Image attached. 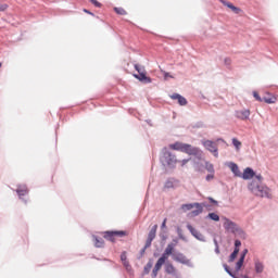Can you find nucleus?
<instances>
[{
	"mask_svg": "<svg viewBox=\"0 0 278 278\" xmlns=\"http://www.w3.org/2000/svg\"><path fill=\"white\" fill-rule=\"evenodd\" d=\"M169 149L173 151H180L187 155H193V157H197V160H203V151L197 147H193L192 144L175 142L169 144Z\"/></svg>",
	"mask_w": 278,
	"mask_h": 278,
	"instance_id": "f257e3e1",
	"label": "nucleus"
},
{
	"mask_svg": "<svg viewBox=\"0 0 278 278\" xmlns=\"http://www.w3.org/2000/svg\"><path fill=\"white\" fill-rule=\"evenodd\" d=\"M175 243H168L162 256L157 260L153 270L152 277H157V273L162 270V266L166 264V260H168L169 255H173V251H175V247H177V240H174Z\"/></svg>",
	"mask_w": 278,
	"mask_h": 278,
	"instance_id": "f03ea898",
	"label": "nucleus"
},
{
	"mask_svg": "<svg viewBox=\"0 0 278 278\" xmlns=\"http://www.w3.org/2000/svg\"><path fill=\"white\" fill-rule=\"evenodd\" d=\"M249 190L256 197H268L270 194V189L268 187L260 186L258 182L252 181L249 185Z\"/></svg>",
	"mask_w": 278,
	"mask_h": 278,
	"instance_id": "7ed1b4c3",
	"label": "nucleus"
},
{
	"mask_svg": "<svg viewBox=\"0 0 278 278\" xmlns=\"http://www.w3.org/2000/svg\"><path fill=\"white\" fill-rule=\"evenodd\" d=\"M203 207H206L205 203L201 204L198 202L181 205L182 212H190V210H193L191 212V216H199V214H203Z\"/></svg>",
	"mask_w": 278,
	"mask_h": 278,
	"instance_id": "20e7f679",
	"label": "nucleus"
},
{
	"mask_svg": "<svg viewBox=\"0 0 278 278\" xmlns=\"http://www.w3.org/2000/svg\"><path fill=\"white\" fill-rule=\"evenodd\" d=\"M125 236H129V233L125 230H115V231H105L104 238L110 242H116V238H125Z\"/></svg>",
	"mask_w": 278,
	"mask_h": 278,
	"instance_id": "39448f33",
	"label": "nucleus"
},
{
	"mask_svg": "<svg viewBox=\"0 0 278 278\" xmlns=\"http://www.w3.org/2000/svg\"><path fill=\"white\" fill-rule=\"evenodd\" d=\"M202 144L206 151L213 153L214 157H218V143H216V141L205 140L202 142Z\"/></svg>",
	"mask_w": 278,
	"mask_h": 278,
	"instance_id": "423d86ee",
	"label": "nucleus"
},
{
	"mask_svg": "<svg viewBox=\"0 0 278 278\" xmlns=\"http://www.w3.org/2000/svg\"><path fill=\"white\" fill-rule=\"evenodd\" d=\"M162 162L167 164V166H173V164H177V157L173 155V153L164 149Z\"/></svg>",
	"mask_w": 278,
	"mask_h": 278,
	"instance_id": "0eeeda50",
	"label": "nucleus"
},
{
	"mask_svg": "<svg viewBox=\"0 0 278 278\" xmlns=\"http://www.w3.org/2000/svg\"><path fill=\"white\" fill-rule=\"evenodd\" d=\"M224 229H226L227 231H237L238 226L229 218H224Z\"/></svg>",
	"mask_w": 278,
	"mask_h": 278,
	"instance_id": "6e6552de",
	"label": "nucleus"
},
{
	"mask_svg": "<svg viewBox=\"0 0 278 278\" xmlns=\"http://www.w3.org/2000/svg\"><path fill=\"white\" fill-rule=\"evenodd\" d=\"M134 78L142 81V84H151V77L147 76V72H141L140 75L134 74Z\"/></svg>",
	"mask_w": 278,
	"mask_h": 278,
	"instance_id": "1a4fd4ad",
	"label": "nucleus"
},
{
	"mask_svg": "<svg viewBox=\"0 0 278 278\" xmlns=\"http://www.w3.org/2000/svg\"><path fill=\"white\" fill-rule=\"evenodd\" d=\"M187 229L190 231L193 238H197V240H203V235L199 230H197L194 227H192V225L188 224Z\"/></svg>",
	"mask_w": 278,
	"mask_h": 278,
	"instance_id": "9d476101",
	"label": "nucleus"
},
{
	"mask_svg": "<svg viewBox=\"0 0 278 278\" xmlns=\"http://www.w3.org/2000/svg\"><path fill=\"white\" fill-rule=\"evenodd\" d=\"M236 116L240 121H248L249 116H251L250 110L236 111Z\"/></svg>",
	"mask_w": 278,
	"mask_h": 278,
	"instance_id": "9b49d317",
	"label": "nucleus"
},
{
	"mask_svg": "<svg viewBox=\"0 0 278 278\" xmlns=\"http://www.w3.org/2000/svg\"><path fill=\"white\" fill-rule=\"evenodd\" d=\"M170 99H173L174 101H178L179 105H188V100H186V98H184L179 93H173L170 96Z\"/></svg>",
	"mask_w": 278,
	"mask_h": 278,
	"instance_id": "f8f14e48",
	"label": "nucleus"
},
{
	"mask_svg": "<svg viewBox=\"0 0 278 278\" xmlns=\"http://www.w3.org/2000/svg\"><path fill=\"white\" fill-rule=\"evenodd\" d=\"M242 179H253L255 177V172L251 168L248 167L243 170V174H241Z\"/></svg>",
	"mask_w": 278,
	"mask_h": 278,
	"instance_id": "ddd939ff",
	"label": "nucleus"
},
{
	"mask_svg": "<svg viewBox=\"0 0 278 278\" xmlns=\"http://www.w3.org/2000/svg\"><path fill=\"white\" fill-rule=\"evenodd\" d=\"M228 167L230 168L231 173H233L235 177H242V173L240 172V167L236 163H229Z\"/></svg>",
	"mask_w": 278,
	"mask_h": 278,
	"instance_id": "4468645a",
	"label": "nucleus"
},
{
	"mask_svg": "<svg viewBox=\"0 0 278 278\" xmlns=\"http://www.w3.org/2000/svg\"><path fill=\"white\" fill-rule=\"evenodd\" d=\"M173 260L175 262H179L180 264H188L190 261L186 257V255L178 253V254H173Z\"/></svg>",
	"mask_w": 278,
	"mask_h": 278,
	"instance_id": "2eb2a0df",
	"label": "nucleus"
},
{
	"mask_svg": "<svg viewBox=\"0 0 278 278\" xmlns=\"http://www.w3.org/2000/svg\"><path fill=\"white\" fill-rule=\"evenodd\" d=\"M263 101H264L265 103H268V104L277 103V97H275V96L271 94V93H266V94L263 97Z\"/></svg>",
	"mask_w": 278,
	"mask_h": 278,
	"instance_id": "dca6fc26",
	"label": "nucleus"
},
{
	"mask_svg": "<svg viewBox=\"0 0 278 278\" xmlns=\"http://www.w3.org/2000/svg\"><path fill=\"white\" fill-rule=\"evenodd\" d=\"M220 3H223V5H226V8H229L230 10H232V12H235V14H239L240 13V9L235 7L231 2H227L225 0H220Z\"/></svg>",
	"mask_w": 278,
	"mask_h": 278,
	"instance_id": "f3484780",
	"label": "nucleus"
},
{
	"mask_svg": "<svg viewBox=\"0 0 278 278\" xmlns=\"http://www.w3.org/2000/svg\"><path fill=\"white\" fill-rule=\"evenodd\" d=\"M165 273H167V275H177V269L173 264L167 263L165 265Z\"/></svg>",
	"mask_w": 278,
	"mask_h": 278,
	"instance_id": "a211bd4d",
	"label": "nucleus"
},
{
	"mask_svg": "<svg viewBox=\"0 0 278 278\" xmlns=\"http://www.w3.org/2000/svg\"><path fill=\"white\" fill-rule=\"evenodd\" d=\"M156 233H157V225H154V226L151 228V230H150V232H149V235H148V239H150V240H155Z\"/></svg>",
	"mask_w": 278,
	"mask_h": 278,
	"instance_id": "6ab92c4d",
	"label": "nucleus"
},
{
	"mask_svg": "<svg viewBox=\"0 0 278 278\" xmlns=\"http://www.w3.org/2000/svg\"><path fill=\"white\" fill-rule=\"evenodd\" d=\"M105 241H103V238L94 237V247L98 249H102L104 247Z\"/></svg>",
	"mask_w": 278,
	"mask_h": 278,
	"instance_id": "aec40b11",
	"label": "nucleus"
},
{
	"mask_svg": "<svg viewBox=\"0 0 278 278\" xmlns=\"http://www.w3.org/2000/svg\"><path fill=\"white\" fill-rule=\"evenodd\" d=\"M18 197H25V194H27V192H29V190L27 189V187L23 186V187H18L16 190Z\"/></svg>",
	"mask_w": 278,
	"mask_h": 278,
	"instance_id": "412c9836",
	"label": "nucleus"
},
{
	"mask_svg": "<svg viewBox=\"0 0 278 278\" xmlns=\"http://www.w3.org/2000/svg\"><path fill=\"white\" fill-rule=\"evenodd\" d=\"M121 261L123 262L125 268H129V261H127V252L121 254Z\"/></svg>",
	"mask_w": 278,
	"mask_h": 278,
	"instance_id": "4be33fe9",
	"label": "nucleus"
},
{
	"mask_svg": "<svg viewBox=\"0 0 278 278\" xmlns=\"http://www.w3.org/2000/svg\"><path fill=\"white\" fill-rule=\"evenodd\" d=\"M255 273H264V264L260 261H255Z\"/></svg>",
	"mask_w": 278,
	"mask_h": 278,
	"instance_id": "5701e85b",
	"label": "nucleus"
},
{
	"mask_svg": "<svg viewBox=\"0 0 278 278\" xmlns=\"http://www.w3.org/2000/svg\"><path fill=\"white\" fill-rule=\"evenodd\" d=\"M244 264V254L240 256L239 261L236 264V270H240L242 268V265Z\"/></svg>",
	"mask_w": 278,
	"mask_h": 278,
	"instance_id": "b1692460",
	"label": "nucleus"
},
{
	"mask_svg": "<svg viewBox=\"0 0 278 278\" xmlns=\"http://www.w3.org/2000/svg\"><path fill=\"white\" fill-rule=\"evenodd\" d=\"M114 12H116V14H119V16L127 15V11H125V9H123V8L115 7Z\"/></svg>",
	"mask_w": 278,
	"mask_h": 278,
	"instance_id": "393cba45",
	"label": "nucleus"
},
{
	"mask_svg": "<svg viewBox=\"0 0 278 278\" xmlns=\"http://www.w3.org/2000/svg\"><path fill=\"white\" fill-rule=\"evenodd\" d=\"M238 253H240V249L235 248L233 252L230 254L229 262H233L238 257Z\"/></svg>",
	"mask_w": 278,
	"mask_h": 278,
	"instance_id": "a878e982",
	"label": "nucleus"
},
{
	"mask_svg": "<svg viewBox=\"0 0 278 278\" xmlns=\"http://www.w3.org/2000/svg\"><path fill=\"white\" fill-rule=\"evenodd\" d=\"M207 216L211 218V220H215V223H218V220H220V216H218V214L216 213H210Z\"/></svg>",
	"mask_w": 278,
	"mask_h": 278,
	"instance_id": "bb28decb",
	"label": "nucleus"
},
{
	"mask_svg": "<svg viewBox=\"0 0 278 278\" xmlns=\"http://www.w3.org/2000/svg\"><path fill=\"white\" fill-rule=\"evenodd\" d=\"M232 144L237 149V151H239L240 147H242V142H240V140L236 138H232Z\"/></svg>",
	"mask_w": 278,
	"mask_h": 278,
	"instance_id": "cd10ccee",
	"label": "nucleus"
},
{
	"mask_svg": "<svg viewBox=\"0 0 278 278\" xmlns=\"http://www.w3.org/2000/svg\"><path fill=\"white\" fill-rule=\"evenodd\" d=\"M205 168H206L207 173H214V164H212L210 162H205Z\"/></svg>",
	"mask_w": 278,
	"mask_h": 278,
	"instance_id": "c85d7f7f",
	"label": "nucleus"
},
{
	"mask_svg": "<svg viewBox=\"0 0 278 278\" xmlns=\"http://www.w3.org/2000/svg\"><path fill=\"white\" fill-rule=\"evenodd\" d=\"M151 268H153V263L151 262L147 263V265L144 266L146 275H149V273H151Z\"/></svg>",
	"mask_w": 278,
	"mask_h": 278,
	"instance_id": "c756f323",
	"label": "nucleus"
},
{
	"mask_svg": "<svg viewBox=\"0 0 278 278\" xmlns=\"http://www.w3.org/2000/svg\"><path fill=\"white\" fill-rule=\"evenodd\" d=\"M253 97H254V99H255L256 101H260V102L263 101V98L260 97V93H257V91H253Z\"/></svg>",
	"mask_w": 278,
	"mask_h": 278,
	"instance_id": "7c9ffc66",
	"label": "nucleus"
},
{
	"mask_svg": "<svg viewBox=\"0 0 278 278\" xmlns=\"http://www.w3.org/2000/svg\"><path fill=\"white\" fill-rule=\"evenodd\" d=\"M135 70L139 73V75L140 73H144V68L140 67L138 64H135Z\"/></svg>",
	"mask_w": 278,
	"mask_h": 278,
	"instance_id": "2f4dec72",
	"label": "nucleus"
},
{
	"mask_svg": "<svg viewBox=\"0 0 278 278\" xmlns=\"http://www.w3.org/2000/svg\"><path fill=\"white\" fill-rule=\"evenodd\" d=\"M90 3H92V5H94L96 8H101V3L97 0H89Z\"/></svg>",
	"mask_w": 278,
	"mask_h": 278,
	"instance_id": "473e14b6",
	"label": "nucleus"
},
{
	"mask_svg": "<svg viewBox=\"0 0 278 278\" xmlns=\"http://www.w3.org/2000/svg\"><path fill=\"white\" fill-rule=\"evenodd\" d=\"M153 242V239H147L146 241V245H144V249H149V247H151V243Z\"/></svg>",
	"mask_w": 278,
	"mask_h": 278,
	"instance_id": "72a5a7b5",
	"label": "nucleus"
},
{
	"mask_svg": "<svg viewBox=\"0 0 278 278\" xmlns=\"http://www.w3.org/2000/svg\"><path fill=\"white\" fill-rule=\"evenodd\" d=\"M177 162L180 164V166H185L188 162H190V159H185L182 161H177Z\"/></svg>",
	"mask_w": 278,
	"mask_h": 278,
	"instance_id": "f704fd0d",
	"label": "nucleus"
},
{
	"mask_svg": "<svg viewBox=\"0 0 278 278\" xmlns=\"http://www.w3.org/2000/svg\"><path fill=\"white\" fill-rule=\"evenodd\" d=\"M214 179V173H211L206 176V181H212Z\"/></svg>",
	"mask_w": 278,
	"mask_h": 278,
	"instance_id": "c9c22d12",
	"label": "nucleus"
},
{
	"mask_svg": "<svg viewBox=\"0 0 278 278\" xmlns=\"http://www.w3.org/2000/svg\"><path fill=\"white\" fill-rule=\"evenodd\" d=\"M5 10H8V4H1L0 12H5Z\"/></svg>",
	"mask_w": 278,
	"mask_h": 278,
	"instance_id": "e433bc0d",
	"label": "nucleus"
},
{
	"mask_svg": "<svg viewBox=\"0 0 278 278\" xmlns=\"http://www.w3.org/2000/svg\"><path fill=\"white\" fill-rule=\"evenodd\" d=\"M235 247H236V249H239V247H242V242H240V240H236Z\"/></svg>",
	"mask_w": 278,
	"mask_h": 278,
	"instance_id": "4c0bfd02",
	"label": "nucleus"
},
{
	"mask_svg": "<svg viewBox=\"0 0 278 278\" xmlns=\"http://www.w3.org/2000/svg\"><path fill=\"white\" fill-rule=\"evenodd\" d=\"M167 218H165L161 225V229H166V223H167Z\"/></svg>",
	"mask_w": 278,
	"mask_h": 278,
	"instance_id": "58836bf2",
	"label": "nucleus"
},
{
	"mask_svg": "<svg viewBox=\"0 0 278 278\" xmlns=\"http://www.w3.org/2000/svg\"><path fill=\"white\" fill-rule=\"evenodd\" d=\"M208 201L214 205H218V201L214 200L213 198H208Z\"/></svg>",
	"mask_w": 278,
	"mask_h": 278,
	"instance_id": "ea45409f",
	"label": "nucleus"
},
{
	"mask_svg": "<svg viewBox=\"0 0 278 278\" xmlns=\"http://www.w3.org/2000/svg\"><path fill=\"white\" fill-rule=\"evenodd\" d=\"M168 77H173V76H170L169 73L165 72V73H164V79H168Z\"/></svg>",
	"mask_w": 278,
	"mask_h": 278,
	"instance_id": "a19ab883",
	"label": "nucleus"
},
{
	"mask_svg": "<svg viewBox=\"0 0 278 278\" xmlns=\"http://www.w3.org/2000/svg\"><path fill=\"white\" fill-rule=\"evenodd\" d=\"M226 271L228 273V275H230V277H233V278L236 277V276H233V275L231 274V271L229 270V267H227V266H226Z\"/></svg>",
	"mask_w": 278,
	"mask_h": 278,
	"instance_id": "79ce46f5",
	"label": "nucleus"
},
{
	"mask_svg": "<svg viewBox=\"0 0 278 278\" xmlns=\"http://www.w3.org/2000/svg\"><path fill=\"white\" fill-rule=\"evenodd\" d=\"M249 253V250H243L241 255H244V257H247V254Z\"/></svg>",
	"mask_w": 278,
	"mask_h": 278,
	"instance_id": "37998d69",
	"label": "nucleus"
},
{
	"mask_svg": "<svg viewBox=\"0 0 278 278\" xmlns=\"http://www.w3.org/2000/svg\"><path fill=\"white\" fill-rule=\"evenodd\" d=\"M84 12H85L86 14H91V16L93 15L92 12L88 11L87 9H84Z\"/></svg>",
	"mask_w": 278,
	"mask_h": 278,
	"instance_id": "c03bdc74",
	"label": "nucleus"
},
{
	"mask_svg": "<svg viewBox=\"0 0 278 278\" xmlns=\"http://www.w3.org/2000/svg\"><path fill=\"white\" fill-rule=\"evenodd\" d=\"M256 179L258 180V182H262V175L256 176Z\"/></svg>",
	"mask_w": 278,
	"mask_h": 278,
	"instance_id": "a18cd8bd",
	"label": "nucleus"
},
{
	"mask_svg": "<svg viewBox=\"0 0 278 278\" xmlns=\"http://www.w3.org/2000/svg\"><path fill=\"white\" fill-rule=\"evenodd\" d=\"M233 278H250L249 276H247V275H242V276H240V277H233Z\"/></svg>",
	"mask_w": 278,
	"mask_h": 278,
	"instance_id": "49530a36",
	"label": "nucleus"
},
{
	"mask_svg": "<svg viewBox=\"0 0 278 278\" xmlns=\"http://www.w3.org/2000/svg\"><path fill=\"white\" fill-rule=\"evenodd\" d=\"M170 184H172V182H166V185H165L166 188H170Z\"/></svg>",
	"mask_w": 278,
	"mask_h": 278,
	"instance_id": "de8ad7c7",
	"label": "nucleus"
},
{
	"mask_svg": "<svg viewBox=\"0 0 278 278\" xmlns=\"http://www.w3.org/2000/svg\"><path fill=\"white\" fill-rule=\"evenodd\" d=\"M146 251H147V249L143 248V249L141 250V253H144Z\"/></svg>",
	"mask_w": 278,
	"mask_h": 278,
	"instance_id": "09e8293b",
	"label": "nucleus"
},
{
	"mask_svg": "<svg viewBox=\"0 0 278 278\" xmlns=\"http://www.w3.org/2000/svg\"><path fill=\"white\" fill-rule=\"evenodd\" d=\"M1 66H3V64L0 62V68H1Z\"/></svg>",
	"mask_w": 278,
	"mask_h": 278,
	"instance_id": "8fccbe9b",
	"label": "nucleus"
}]
</instances>
